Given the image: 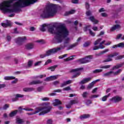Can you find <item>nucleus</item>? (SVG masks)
Wrapping results in <instances>:
<instances>
[{
    "instance_id": "1",
    "label": "nucleus",
    "mask_w": 124,
    "mask_h": 124,
    "mask_svg": "<svg viewBox=\"0 0 124 124\" xmlns=\"http://www.w3.org/2000/svg\"><path fill=\"white\" fill-rule=\"evenodd\" d=\"M37 0H9L0 4V10L7 13L18 12L21 8L33 4Z\"/></svg>"
},
{
    "instance_id": "2",
    "label": "nucleus",
    "mask_w": 124,
    "mask_h": 124,
    "mask_svg": "<svg viewBox=\"0 0 124 124\" xmlns=\"http://www.w3.org/2000/svg\"><path fill=\"white\" fill-rule=\"evenodd\" d=\"M48 31L51 34H55L54 37L55 42L54 43H62V40H64V43L62 44L61 45H64L65 47H66L65 44L69 43V40L70 39L67 36L69 35V31L66 28L65 25L62 23H59L55 28L53 27H49L48 29Z\"/></svg>"
},
{
    "instance_id": "3",
    "label": "nucleus",
    "mask_w": 124,
    "mask_h": 124,
    "mask_svg": "<svg viewBox=\"0 0 124 124\" xmlns=\"http://www.w3.org/2000/svg\"><path fill=\"white\" fill-rule=\"evenodd\" d=\"M59 7V5L54 4H50L41 14V17L42 18H50V17H54L57 13V9Z\"/></svg>"
},
{
    "instance_id": "4",
    "label": "nucleus",
    "mask_w": 124,
    "mask_h": 124,
    "mask_svg": "<svg viewBox=\"0 0 124 124\" xmlns=\"http://www.w3.org/2000/svg\"><path fill=\"white\" fill-rule=\"evenodd\" d=\"M52 109V107L50 106V104H44V106L42 108H36V111L32 113L29 114V115H33L34 114H37V113H39V116H42V115H45L47 113H49Z\"/></svg>"
},
{
    "instance_id": "5",
    "label": "nucleus",
    "mask_w": 124,
    "mask_h": 124,
    "mask_svg": "<svg viewBox=\"0 0 124 124\" xmlns=\"http://www.w3.org/2000/svg\"><path fill=\"white\" fill-rule=\"evenodd\" d=\"M64 47H65L64 45H60V46L57 47L53 48L52 49H50L46 51V57L51 56L52 54H55L57 53V52H60V51L63 50V49H64Z\"/></svg>"
},
{
    "instance_id": "6",
    "label": "nucleus",
    "mask_w": 124,
    "mask_h": 124,
    "mask_svg": "<svg viewBox=\"0 0 124 124\" xmlns=\"http://www.w3.org/2000/svg\"><path fill=\"white\" fill-rule=\"evenodd\" d=\"M101 40H102V38H99L94 42V45H95V46L93 47V50H98V49L104 48L105 46H102V45L104 44V43L106 42V41L104 40L101 42ZM97 44H99L98 46H96V45H97Z\"/></svg>"
},
{
    "instance_id": "7",
    "label": "nucleus",
    "mask_w": 124,
    "mask_h": 124,
    "mask_svg": "<svg viewBox=\"0 0 124 124\" xmlns=\"http://www.w3.org/2000/svg\"><path fill=\"white\" fill-rule=\"evenodd\" d=\"M122 72V69H119L116 72L110 71L103 74V77H108V76H116L119 75Z\"/></svg>"
},
{
    "instance_id": "8",
    "label": "nucleus",
    "mask_w": 124,
    "mask_h": 124,
    "mask_svg": "<svg viewBox=\"0 0 124 124\" xmlns=\"http://www.w3.org/2000/svg\"><path fill=\"white\" fill-rule=\"evenodd\" d=\"M116 25H113L110 28V31H116V30H121L122 28V26H121L122 22L119 20L115 21Z\"/></svg>"
},
{
    "instance_id": "9",
    "label": "nucleus",
    "mask_w": 124,
    "mask_h": 124,
    "mask_svg": "<svg viewBox=\"0 0 124 124\" xmlns=\"http://www.w3.org/2000/svg\"><path fill=\"white\" fill-rule=\"evenodd\" d=\"M82 69H83V68H78L74 69L71 70L70 72L75 74L74 76H73L72 78L73 79H74V78H77L78 76H79L80 75V74H81V73H80L79 71H80V70H82Z\"/></svg>"
},
{
    "instance_id": "10",
    "label": "nucleus",
    "mask_w": 124,
    "mask_h": 124,
    "mask_svg": "<svg viewBox=\"0 0 124 124\" xmlns=\"http://www.w3.org/2000/svg\"><path fill=\"white\" fill-rule=\"evenodd\" d=\"M119 55V53L118 52H114L112 54H109L107 56V59L103 61V62H112L113 59L112 58H114V57H116V56H118Z\"/></svg>"
},
{
    "instance_id": "11",
    "label": "nucleus",
    "mask_w": 124,
    "mask_h": 124,
    "mask_svg": "<svg viewBox=\"0 0 124 124\" xmlns=\"http://www.w3.org/2000/svg\"><path fill=\"white\" fill-rule=\"evenodd\" d=\"M25 96L24 95L21 94H14L13 96H10V98L12 99V102H14L15 101H17L18 100V98L24 97Z\"/></svg>"
},
{
    "instance_id": "12",
    "label": "nucleus",
    "mask_w": 124,
    "mask_h": 124,
    "mask_svg": "<svg viewBox=\"0 0 124 124\" xmlns=\"http://www.w3.org/2000/svg\"><path fill=\"white\" fill-rule=\"evenodd\" d=\"M25 40H27V37L26 36L19 37L15 39V42L17 44H21L22 42H24Z\"/></svg>"
},
{
    "instance_id": "13",
    "label": "nucleus",
    "mask_w": 124,
    "mask_h": 124,
    "mask_svg": "<svg viewBox=\"0 0 124 124\" xmlns=\"http://www.w3.org/2000/svg\"><path fill=\"white\" fill-rule=\"evenodd\" d=\"M92 79H93V78H84L80 82H79V84H80V85L86 84L87 83H88V82H90L91 80H92Z\"/></svg>"
},
{
    "instance_id": "14",
    "label": "nucleus",
    "mask_w": 124,
    "mask_h": 124,
    "mask_svg": "<svg viewBox=\"0 0 124 124\" xmlns=\"http://www.w3.org/2000/svg\"><path fill=\"white\" fill-rule=\"evenodd\" d=\"M6 23H2L1 24L2 27L3 28H7V27H11L12 23H11V21L9 20H6Z\"/></svg>"
},
{
    "instance_id": "15",
    "label": "nucleus",
    "mask_w": 124,
    "mask_h": 124,
    "mask_svg": "<svg viewBox=\"0 0 124 124\" xmlns=\"http://www.w3.org/2000/svg\"><path fill=\"white\" fill-rule=\"evenodd\" d=\"M71 83H72V80H71L65 81L61 83L60 87L61 88H63V87H65V86H67V85H69V84H71Z\"/></svg>"
},
{
    "instance_id": "16",
    "label": "nucleus",
    "mask_w": 124,
    "mask_h": 124,
    "mask_svg": "<svg viewBox=\"0 0 124 124\" xmlns=\"http://www.w3.org/2000/svg\"><path fill=\"white\" fill-rule=\"evenodd\" d=\"M124 48V43H120L117 45H115L111 46L112 49H116V48Z\"/></svg>"
},
{
    "instance_id": "17",
    "label": "nucleus",
    "mask_w": 124,
    "mask_h": 124,
    "mask_svg": "<svg viewBox=\"0 0 124 124\" xmlns=\"http://www.w3.org/2000/svg\"><path fill=\"white\" fill-rule=\"evenodd\" d=\"M90 117H91L90 114H83L79 116V119L81 120V121H83V120L88 119V118H90Z\"/></svg>"
},
{
    "instance_id": "18",
    "label": "nucleus",
    "mask_w": 124,
    "mask_h": 124,
    "mask_svg": "<svg viewBox=\"0 0 124 124\" xmlns=\"http://www.w3.org/2000/svg\"><path fill=\"white\" fill-rule=\"evenodd\" d=\"M113 101L114 102H120L122 100V97L120 96H116L112 98Z\"/></svg>"
},
{
    "instance_id": "19",
    "label": "nucleus",
    "mask_w": 124,
    "mask_h": 124,
    "mask_svg": "<svg viewBox=\"0 0 124 124\" xmlns=\"http://www.w3.org/2000/svg\"><path fill=\"white\" fill-rule=\"evenodd\" d=\"M84 60H85V62L87 63L90 62L92 60H93V56L89 55L86 56V57L84 58Z\"/></svg>"
},
{
    "instance_id": "20",
    "label": "nucleus",
    "mask_w": 124,
    "mask_h": 124,
    "mask_svg": "<svg viewBox=\"0 0 124 124\" xmlns=\"http://www.w3.org/2000/svg\"><path fill=\"white\" fill-rule=\"evenodd\" d=\"M33 44L31 43L28 44L25 46L27 50H31V49H33Z\"/></svg>"
},
{
    "instance_id": "21",
    "label": "nucleus",
    "mask_w": 124,
    "mask_h": 124,
    "mask_svg": "<svg viewBox=\"0 0 124 124\" xmlns=\"http://www.w3.org/2000/svg\"><path fill=\"white\" fill-rule=\"evenodd\" d=\"M89 20L91 21L92 22H93L94 24H96L97 23H98V21L96 19H94V16H91L89 18Z\"/></svg>"
},
{
    "instance_id": "22",
    "label": "nucleus",
    "mask_w": 124,
    "mask_h": 124,
    "mask_svg": "<svg viewBox=\"0 0 124 124\" xmlns=\"http://www.w3.org/2000/svg\"><path fill=\"white\" fill-rule=\"evenodd\" d=\"M42 81L41 80H34L30 83V85H37V84H41Z\"/></svg>"
},
{
    "instance_id": "23",
    "label": "nucleus",
    "mask_w": 124,
    "mask_h": 124,
    "mask_svg": "<svg viewBox=\"0 0 124 124\" xmlns=\"http://www.w3.org/2000/svg\"><path fill=\"white\" fill-rule=\"evenodd\" d=\"M55 102H54L53 103V105L54 106H57V105H60L62 104V102H61V101H60L58 99H56L55 100Z\"/></svg>"
},
{
    "instance_id": "24",
    "label": "nucleus",
    "mask_w": 124,
    "mask_h": 124,
    "mask_svg": "<svg viewBox=\"0 0 124 124\" xmlns=\"http://www.w3.org/2000/svg\"><path fill=\"white\" fill-rule=\"evenodd\" d=\"M19 112H21L22 110H25V111H33V109L30 108H22V107H20L19 108Z\"/></svg>"
},
{
    "instance_id": "25",
    "label": "nucleus",
    "mask_w": 124,
    "mask_h": 124,
    "mask_svg": "<svg viewBox=\"0 0 124 124\" xmlns=\"http://www.w3.org/2000/svg\"><path fill=\"white\" fill-rule=\"evenodd\" d=\"M32 91H34V89L33 88L27 87L23 89V91L26 92H32Z\"/></svg>"
},
{
    "instance_id": "26",
    "label": "nucleus",
    "mask_w": 124,
    "mask_h": 124,
    "mask_svg": "<svg viewBox=\"0 0 124 124\" xmlns=\"http://www.w3.org/2000/svg\"><path fill=\"white\" fill-rule=\"evenodd\" d=\"M107 52H109V49H105L104 50L101 51L100 53L97 54V56H102V55L105 54V53H107Z\"/></svg>"
},
{
    "instance_id": "27",
    "label": "nucleus",
    "mask_w": 124,
    "mask_h": 124,
    "mask_svg": "<svg viewBox=\"0 0 124 124\" xmlns=\"http://www.w3.org/2000/svg\"><path fill=\"white\" fill-rule=\"evenodd\" d=\"M70 103L71 105L77 104V103H79V100H78V99L72 100L70 101Z\"/></svg>"
},
{
    "instance_id": "28",
    "label": "nucleus",
    "mask_w": 124,
    "mask_h": 124,
    "mask_svg": "<svg viewBox=\"0 0 124 124\" xmlns=\"http://www.w3.org/2000/svg\"><path fill=\"white\" fill-rule=\"evenodd\" d=\"M122 66H123V64H117L116 66H113L112 70H114V69H118L120 67H122Z\"/></svg>"
},
{
    "instance_id": "29",
    "label": "nucleus",
    "mask_w": 124,
    "mask_h": 124,
    "mask_svg": "<svg viewBox=\"0 0 124 124\" xmlns=\"http://www.w3.org/2000/svg\"><path fill=\"white\" fill-rule=\"evenodd\" d=\"M73 57H75V56H71L70 57L64 59V62H69V61H72L74 59V58H73Z\"/></svg>"
},
{
    "instance_id": "30",
    "label": "nucleus",
    "mask_w": 124,
    "mask_h": 124,
    "mask_svg": "<svg viewBox=\"0 0 124 124\" xmlns=\"http://www.w3.org/2000/svg\"><path fill=\"white\" fill-rule=\"evenodd\" d=\"M17 112H18V110H17L12 111V112H11L10 113L9 116L11 117H14V116H15V115H16V114H17Z\"/></svg>"
},
{
    "instance_id": "31",
    "label": "nucleus",
    "mask_w": 124,
    "mask_h": 124,
    "mask_svg": "<svg viewBox=\"0 0 124 124\" xmlns=\"http://www.w3.org/2000/svg\"><path fill=\"white\" fill-rule=\"evenodd\" d=\"M4 80H14L15 77H5L4 78Z\"/></svg>"
},
{
    "instance_id": "32",
    "label": "nucleus",
    "mask_w": 124,
    "mask_h": 124,
    "mask_svg": "<svg viewBox=\"0 0 124 124\" xmlns=\"http://www.w3.org/2000/svg\"><path fill=\"white\" fill-rule=\"evenodd\" d=\"M95 84V81H93L87 87V89H92L93 87V85Z\"/></svg>"
},
{
    "instance_id": "33",
    "label": "nucleus",
    "mask_w": 124,
    "mask_h": 124,
    "mask_svg": "<svg viewBox=\"0 0 124 124\" xmlns=\"http://www.w3.org/2000/svg\"><path fill=\"white\" fill-rule=\"evenodd\" d=\"M111 67V65H107L105 66H102L100 67V68H102L104 69H108V68H110Z\"/></svg>"
},
{
    "instance_id": "34",
    "label": "nucleus",
    "mask_w": 124,
    "mask_h": 124,
    "mask_svg": "<svg viewBox=\"0 0 124 124\" xmlns=\"http://www.w3.org/2000/svg\"><path fill=\"white\" fill-rule=\"evenodd\" d=\"M78 62L79 63H86V60H85V58L79 59L78 60Z\"/></svg>"
},
{
    "instance_id": "35",
    "label": "nucleus",
    "mask_w": 124,
    "mask_h": 124,
    "mask_svg": "<svg viewBox=\"0 0 124 124\" xmlns=\"http://www.w3.org/2000/svg\"><path fill=\"white\" fill-rule=\"evenodd\" d=\"M58 67V65H54L48 68V69H50L51 71H54L55 69Z\"/></svg>"
},
{
    "instance_id": "36",
    "label": "nucleus",
    "mask_w": 124,
    "mask_h": 124,
    "mask_svg": "<svg viewBox=\"0 0 124 124\" xmlns=\"http://www.w3.org/2000/svg\"><path fill=\"white\" fill-rule=\"evenodd\" d=\"M75 12V10H72L69 12H67L65 13V15H68L69 14H74V13Z\"/></svg>"
},
{
    "instance_id": "37",
    "label": "nucleus",
    "mask_w": 124,
    "mask_h": 124,
    "mask_svg": "<svg viewBox=\"0 0 124 124\" xmlns=\"http://www.w3.org/2000/svg\"><path fill=\"white\" fill-rule=\"evenodd\" d=\"M110 96V94H108V95L104 96L102 98V101H106L107 100V98Z\"/></svg>"
},
{
    "instance_id": "38",
    "label": "nucleus",
    "mask_w": 124,
    "mask_h": 124,
    "mask_svg": "<svg viewBox=\"0 0 124 124\" xmlns=\"http://www.w3.org/2000/svg\"><path fill=\"white\" fill-rule=\"evenodd\" d=\"M78 45V42H77L73 45H71L70 46L69 48L70 49H72V48H74V47H76Z\"/></svg>"
},
{
    "instance_id": "39",
    "label": "nucleus",
    "mask_w": 124,
    "mask_h": 124,
    "mask_svg": "<svg viewBox=\"0 0 124 124\" xmlns=\"http://www.w3.org/2000/svg\"><path fill=\"white\" fill-rule=\"evenodd\" d=\"M102 72V69H96L93 71V73L96 74Z\"/></svg>"
},
{
    "instance_id": "40",
    "label": "nucleus",
    "mask_w": 124,
    "mask_h": 124,
    "mask_svg": "<svg viewBox=\"0 0 124 124\" xmlns=\"http://www.w3.org/2000/svg\"><path fill=\"white\" fill-rule=\"evenodd\" d=\"M32 63H33V62L31 60H29L28 61V66L29 67H31V66L32 65Z\"/></svg>"
},
{
    "instance_id": "41",
    "label": "nucleus",
    "mask_w": 124,
    "mask_h": 124,
    "mask_svg": "<svg viewBox=\"0 0 124 124\" xmlns=\"http://www.w3.org/2000/svg\"><path fill=\"white\" fill-rule=\"evenodd\" d=\"M40 30L41 31H46V29H45V25H42Z\"/></svg>"
},
{
    "instance_id": "42",
    "label": "nucleus",
    "mask_w": 124,
    "mask_h": 124,
    "mask_svg": "<svg viewBox=\"0 0 124 124\" xmlns=\"http://www.w3.org/2000/svg\"><path fill=\"white\" fill-rule=\"evenodd\" d=\"M90 45H91V42L88 41L84 44L83 46L84 47H88V46H90Z\"/></svg>"
},
{
    "instance_id": "43",
    "label": "nucleus",
    "mask_w": 124,
    "mask_h": 124,
    "mask_svg": "<svg viewBox=\"0 0 124 124\" xmlns=\"http://www.w3.org/2000/svg\"><path fill=\"white\" fill-rule=\"evenodd\" d=\"M68 56V54H64L62 56H60L59 57V59L60 60H62V59H63V58H65L66 57H67Z\"/></svg>"
},
{
    "instance_id": "44",
    "label": "nucleus",
    "mask_w": 124,
    "mask_h": 124,
    "mask_svg": "<svg viewBox=\"0 0 124 124\" xmlns=\"http://www.w3.org/2000/svg\"><path fill=\"white\" fill-rule=\"evenodd\" d=\"M89 31L90 34H91L92 36H94V35H95V34L94 33V32H93V31H92L91 29H89Z\"/></svg>"
},
{
    "instance_id": "45",
    "label": "nucleus",
    "mask_w": 124,
    "mask_h": 124,
    "mask_svg": "<svg viewBox=\"0 0 124 124\" xmlns=\"http://www.w3.org/2000/svg\"><path fill=\"white\" fill-rule=\"evenodd\" d=\"M83 98H86L88 96V92H84L82 94Z\"/></svg>"
},
{
    "instance_id": "46",
    "label": "nucleus",
    "mask_w": 124,
    "mask_h": 124,
    "mask_svg": "<svg viewBox=\"0 0 124 124\" xmlns=\"http://www.w3.org/2000/svg\"><path fill=\"white\" fill-rule=\"evenodd\" d=\"M70 90H71V88H70V86H67L63 88V91H70Z\"/></svg>"
},
{
    "instance_id": "47",
    "label": "nucleus",
    "mask_w": 124,
    "mask_h": 124,
    "mask_svg": "<svg viewBox=\"0 0 124 124\" xmlns=\"http://www.w3.org/2000/svg\"><path fill=\"white\" fill-rule=\"evenodd\" d=\"M124 58V56H122V55H120V56H117L116 58H115V60H122V59Z\"/></svg>"
},
{
    "instance_id": "48",
    "label": "nucleus",
    "mask_w": 124,
    "mask_h": 124,
    "mask_svg": "<svg viewBox=\"0 0 124 124\" xmlns=\"http://www.w3.org/2000/svg\"><path fill=\"white\" fill-rule=\"evenodd\" d=\"M44 81H46L47 82H50V81H52V78H51V76L49 77L46 78V79H45Z\"/></svg>"
},
{
    "instance_id": "49",
    "label": "nucleus",
    "mask_w": 124,
    "mask_h": 124,
    "mask_svg": "<svg viewBox=\"0 0 124 124\" xmlns=\"http://www.w3.org/2000/svg\"><path fill=\"white\" fill-rule=\"evenodd\" d=\"M50 77L51 78V81H54V80H57V76H50Z\"/></svg>"
},
{
    "instance_id": "50",
    "label": "nucleus",
    "mask_w": 124,
    "mask_h": 124,
    "mask_svg": "<svg viewBox=\"0 0 124 124\" xmlns=\"http://www.w3.org/2000/svg\"><path fill=\"white\" fill-rule=\"evenodd\" d=\"M9 108V105L8 104H5L3 107V109L4 110H6V109H7V108Z\"/></svg>"
},
{
    "instance_id": "51",
    "label": "nucleus",
    "mask_w": 124,
    "mask_h": 124,
    "mask_svg": "<svg viewBox=\"0 0 124 124\" xmlns=\"http://www.w3.org/2000/svg\"><path fill=\"white\" fill-rule=\"evenodd\" d=\"M41 62H42V61H38V62H36L34 64V66H37L38 65H40V64H41Z\"/></svg>"
},
{
    "instance_id": "52",
    "label": "nucleus",
    "mask_w": 124,
    "mask_h": 124,
    "mask_svg": "<svg viewBox=\"0 0 124 124\" xmlns=\"http://www.w3.org/2000/svg\"><path fill=\"white\" fill-rule=\"evenodd\" d=\"M46 57H47L46 53L40 55V58L41 59H44V58H46Z\"/></svg>"
},
{
    "instance_id": "53",
    "label": "nucleus",
    "mask_w": 124,
    "mask_h": 124,
    "mask_svg": "<svg viewBox=\"0 0 124 124\" xmlns=\"http://www.w3.org/2000/svg\"><path fill=\"white\" fill-rule=\"evenodd\" d=\"M49 98L47 97H44L41 99V100H43V101H48L49 100Z\"/></svg>"
},
{
    "instance_id": "54",
    "label": "nucleus",
    "mask_w": 124,
    "mask_h": 124,
    "mask_svg": "<svg viewBox=\"0 0 124 124\" xmlns=\"http://www.w3.org/2000/svg\"><path fill=\"white\" fill-rule=\"evenodd\" d=\"M122 36H123V34H118L116 37V39H120V38H121V37H122Z\"/></svg>"
},
{
    "instance_id": "55",
    "label": "nucleus",
    "mask_w": 124,
    "mask_h": 124,
    "mask_svg": "<svg viewBox=\"0 0 124 124\" xmlns=\"http://www.w3.org/2000/svg\"><path fill=\"white\" fill-rule=\"evenodd\" d=\"M52 62V60L50 59H48L46 62H45V65H46V64H48V63H51Z\"/></svg>"
},
{
    "instance_id": "56",
    "label": "nucleus",
    "mask_w": 124,
    "mask_h": 124,
    "mask_svg": "<svg viewBox=\"0 0 124 124\" xmlns=\"http://www.w3.org/2000/svg\"><path fill=\"white\" fill-rule=\"evenodd\" d=\"M104 33H105V32L104 31H101L99 34H98L97 35V36H101V35H103V34H104Z\"/></svg>"
},
{
    "instance_id": "57",
    "label": "nucleus",
    "mask_w": 124,
    "mask_h": 124,
    "mask_svg": "<svg viewBox=\"0 0 124 124\" xmlns=\"http://www.w3.org/2000/svg\"><path fill=\"white\" fill-rule=\"evenodd\" d=\"M85 6H86V9H89V8H90V4H89V3L86 2L85 3Z\"/></svg>"
},
{
    "instance_id": "58",
    "label": "nucleus",
    "mask_w": 124,
    "mask_h": 124,
    "mask_svg": "<svg viewBox=\"0 0 124 124\" xmlns=\"http://www.w3.org/2000/svg\"><path fill=\"white\" fill-rule=\"evenodd\" d=\"M86 15L87 16H91V15H92V12L90 11L86 12Z\"/></svg>"
},
{
    "instance_id": "59",
    "label": "nucleus",
    "mask_w": 124,
    "mask_h": 124,
    "mask_svg": "<svg viewBox=\"0 0 124 124\" xmlns=\"http://www.w3.org/2000/svg\"><path fill=\"white\" fill-rule=\"evenodd\" d=\"M87 105H90V104H92V101L88 100L86 101Z\"/></svg>"
},
{
    "instance_id": "60",
    "label": "nucleus",
    "mask_w": 124,
    "mask_h": 124,
    "mask_svg": "<svg viewBox=\"0 0 124 124\" xmlns=\"http://www.w3.org/2000/svg\"><path fill=\"white\" fill-rule=\"evenodd\" d=\"M52 123H53V121L51 119L48 120L47 121V124H52Z\"/></svg>"
},
{
    "instance_id": "61",
    "label": "nucleus",
    "mask_w": 124,
    "mask_h": 124,
    "mask_svg": "<svg viewBox=\"0 0 124 124\" xmlns=\"http://www.w3.org/2000/svg\"><path fill=\"white\" fill-rule=\"evenodd\" d=\"M71 105H71V104H70H70L66 105V108H68V109H69L70 108H71Z\"/></svg>"
},
{
    "instance_id": "62",
    "label": "nucleus",
    "mask_w": 124,
    "mask_h": 124,
    "mask_svg": "<svg viewBox=\"0 0 124 124\" xmlns=\"http://www.w3.org/2000/svg\"><path fill=\"white\" fill-rule=\"evenodd\" d=\"M98 97V95H93L90 97V98H95Z\"/></svg>"
},
{
    "instance_id": "63",
    "label": "nucleus",
    "mask_w": 124,
    "mask_h": 124,
    "mask_svg": "<svg viewBox=\"0 0 124 124\" xmlns=\"http://www.w3.org/2000/svg\"><path fill=\"white\" fill-rule=\"evenodd\" d=\"M59 83H60V81H55L53 82V85H58Z\"/></svg>"
},
{
    "instance_id": "64",
    "label": "nucleus",
    "mask_w": 124,
    "mask_h": 124,
    "mask_svg": "<svg viewBox=\"0 0 124 124\" xmlns=\"http://www.w3.org/2000/svg\"><path fill=\"white\" fill-rule=\"evenodd\" d=\"M72 2L73 3H77L78 2V0H72Z\"/></svg>"
}]
</instances>
